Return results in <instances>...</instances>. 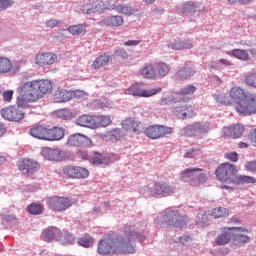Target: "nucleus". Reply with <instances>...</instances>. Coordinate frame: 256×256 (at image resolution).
<instances>
[{
    "instance_id": "37998d69",
    "label": "nucleus",
    "mask_w": 256,
    "mask_h": 256,
    "mask_svg": "<svg viewBox=\"0 0 256 256\" xmlns=\"http://www.w3.org/2000/svg\"><path fill=\"white\" fill-rule=\"evenodd\" d=\"M109 61H111V56L107 53H104L94 60V65H107Z\"/></svg>"
},
{
    "instance_id": "6ab92c4d",
    "label": "nucleus",
    "mask_w": 256,
    "mask_h": 256,
    "mask_svg": "<svg viewBox=\"0 0 256 256\" xmlns=\"http://www.w3.org/2000/svg\"><path fill=\"white\" fill-rule=\"evenodd\" d=\"M243 233H249V230L245 227H232V239L234 243L238 245H246L251 241V237L244 235Z\"/></svg>"
},
{
    "instance_id": "aec40b11",
    "label": "nucleus",
    "mask_w": 256,
    "mask_h": 256,
    "mask_svg": "<svg viewBox=\"0 0 256 256\" xmlns=\"http://www.w3.org/2000/svg\"><path fill=\"white\" fill-rule=\"evenodd\" d=\"M41 155L48 161H63L65 159V153L59 148L45 147L42 149Z\"/></svg>"
},
{
    "instance_id": "4d7b16f0",
    "label": "nucleus",
    "mask_w": 256,
    "mask_h": 256,
    "mask_svg": "<svg viewBox=\"0 0 256 256\" xmlns=\"http://www.w3.org/2000/svg\"><path fill=\"white\" fill-rule=\"evenodd\" d=\"M245 169L250 173H256V160L246 162Z\"/></svg>"
},
{
    "instance_id": "412c9836",
    "label": "nucleus",
    "mask_w": 256,
    "mask_h": 256,
    "mask_svg": "<svg viewBox=\"0 0 256 256\" xmlns=\"http://www.w3.org/2000/svg\"><path fill=\"white\" fill-rule=\"evenodd\" d=\"M196 91H197V87L190 84V85L184 86L182 89L178 91H175L174 93L175 95L178 96L176 98L179 103H187V101H191L193 97V93H195Z\"/></svg>"
},
{
    "instance_id": "49530a36",
    "label": "nucleus",
    "mask_w": 256,
    "mask_h": 256,
    "mask_svg": "<svg viewBox=\"0 0 256 256\" xmlns=\"http://www.w3.org/2000/svg\"><path fill=\"white\" fill-rule=\"evenodd\" d=\"M56 115L59 119H71L73 117V112L69 109H61L56 112Z\"/></svg>"
},
{
    "instance_id": "2eb2a0df",
    "label": "nucleus",
    "mask_w": 256,
    "mask_h": 256,
    "mask_svg": "<svg viewBox=\"0 0 256 256\" xmlns=\"http://www.w3.org/2000/svg\"><path fill=\"white\" fill-rule=\"evenodd\" d=\"M205 7L199 2L187 1L181 5L180 13L183 17H193L195 13H203Z\"/></svg>"
},
{
    "instance_id": "9d476101",
    "label": "nucleus",
    "mask_w": 256,
    "mask_h": 256,
    "mask_svg": "<svg viewBox=\"0 0 256 256\" xmlns=\"http://www.w3.org/2000/svg\"><path fill=\"white\" fill-rule=\"evenodd\" d=\"M164 221L170 227H176V229H181L185 223H187V216L179 214L177 210H168L165 212Z\"/></svg>"
},
{
    "instance_id": "a18cd8bd",
    "label": "nucleus",
    "mask_w": 256,
    "mask_h": 256,
    "mask_svg": "<svg viewBox=\"0 0 256 256\" xmlns=\"http://www.w3.org/2000/svg\"><path fill=\"white\" fill-rule=\"evenodd\" d=\"M90 161L94 165H103V163H105V157L100 153L94 152L93 156L90 158Z\"/></svg>"
},
{
    "instance_id": "7c9ffc66",
    "label": "nucleus",
    "mask_w": 256,
    "mask_h": 256,
    "mask_svg": "<svg viewBox=\"0 0 256 256\" xmlns=\"http://www.w3.org/2000/svg\"><path fill=\"white\" fill-rule=\"evenodd\" d=\"M256 183V178L252 176H247V175H237L235 176L233 180V185H255Z\"/></svg>"
},
{
    "instance_id": "c756f323",
    "label": "nucleus",
    "mask_w": 256,
    "mask_h": 256,
    "mask_svg": "<svg viewBox=\"0 0 256 256\" xmlns=\"http://www.w3.org/2000/svg\"><path fill=\"white\" fill-rule=\"evenodd\" d=\"M102 25H106V27H121L123 25L124 20L122 16H108L101 20Z\"/></svg>"
},
{
    "instance_id": "4468645a",
    "label": "nucleus",
    "mask_w": 256,
    "mask_h": 256,
    "mask_svg": "<svg viewBox=\"0 0 256 256\" xmlns=\"http://www.w3.org/2000/svg\"><path fill=\"white\" fill-rule=\"evenodd\" d=\"M63 175L67 179H87L89 177V170L81 166H65L63 168Z\"/></svg>"
},
{
    "instance_id": "f03ea898",
    "label": "nucleus",
    "mask_w": 256,
    "mask_h": 256,
    "mask_svg": "<svg viewBox=\"0 0 256 256\" xmlns=\"http://www.w3.org/2000/svg\"><path fill=\"white\" fill-rule=\"evenodd\" d=\"M229 97L234 102L236 113L244 115H256V93L247 91L239 86L229 90Z\"/></svg>"
},
{
    "instance_id": "603ef678",
    "label": "nucleus",
    "mask_w": 256,
    "mask_h": 256,
    "mask_svg": "<svg viewBox=\"0 0 256 256\" xmlns=\"http://www.w3.org/2000/svg\"><path fill=\"white\" fill-rule=\"evenodd\" d=\"M225 159L231 161L232 163H237L239 161V154L237 152H228L224 154Z\"/></svg>"
},
{
    "instance_id": "4c0bfd02",
    "label": "nucleus",
    "mask_w": 256,
    "mask_h": 256,
    "mask_svg": "<svg viewBox=\"0 0 256 256\" xmlns=\"http://www.w3.org/2000/svg\"><path fill=\"white\" fill-rule=\"evenodd\" d=\"M115 11H117V13H120L121 15H135V9L129 4H122L116 6Z\"/></svg>"
},
{
    "instance_id": "c9c22d12",
    "label": "nucleus",
    "mask_w": 256,
    "mask_h": 256,
    "mask_svg": "<svg viewBox=\"0 0 256 256\" xmlns=\"http://www.w3.org/2000/svg\"><path fill=\"white\" fill-rule=\"evenodd\" d=\"M95 243V239L93 236L89 234H85L84 236L80 237L78 240V244L80 247H84L85 249H89V247H93V244Z\"/></svg>"
},
{
    "instance_id": "1a4fd4ad",
    "label": "nucleus",
    "mask_w": 256,
    "mask_h": 256,
    "mask_svg": "<svg viewBox=\"0 0 256 256\" xmlns=\"http://www.w3.org/2000/svg\"><path fill=\"white\" fill-rule=\"evenodd\" d=\"M25 106H9L7 108H4L1 110V115L3 119H6L7 121H15L16 123H19V121H22V119H25V112H23V108Z\"/></svg>"
},
{
    "instance_id": "2f4dec72",
    "label": "nucleus",
    "mask_w": 256,
    "mask_h": 256,
    "mask_svg": "<svg viewBox=\"0 0 256 256\" xmlns=\"http://www.w3.org/2000/svg\"><path fill=\"white\" fill-rule=\"evenodd\" d=\"M122 127L125 131H130V133H139V124L131 118L122 121Z\"/></svg>"
},
{
    "instance_id": "13d9d810",
    "label": "nucleus",
    "mask_w": 256,
    "mask_h": 256,
    "mask_svg": "<svg viewBox=\"0 0 256 256\" xmlns=\"http://www.w3.org/2000/svg\"><path fill=\"white\" fill-rule=\"evenodd\" d=\"M217 101L222 105H231V99L223 94L217 96Z\"/></svg>"
},
{
    "instance_id": "9b49d317",
    "label": "nucleus",
    "mask_w": 256,
    "mask_h": 256,
    "mask_svg": "<svg viewBox=\"0 0 256 256\" xmlns=\"http://www.w3.org/2000/svg\"><path fill=\"white\" fill-rule=\"evenodd\" d=\"M149 139H162L173 133V128L163 125H151L144 131Z\"/></svg>"
},
{
    "instance_id": "cd10ccee",
    "label": "nucleus",
    "mask_w": 256,
    "mask_h": 256,
    "mask_svg": "<svg viewBox=\"0 0 256 256\" xmlns=\"http://www.w3.org/2000/svg\"><path fill=\"white\" fill-rule=\"evenodd\" d=\"M167 47L174 51H181V49H193V43H191V40H174Z\"/></svg>"
},
{
    "instance_id": "f257e3e1",
    "label": "nucleus",
    "mask_w": 256,
    "mask_h": 256,
    "mask_svg": "<svg viewBox=\"0 0 256 256\" xmlns=\"http://www.w3.org/2000/svg\"><path fill=\"white\" fill-rule=\"evenodd\" d=\"M143 241V235L135 232L131 225L124 227L123 236L115 233L107 234L98 241L97 253L99 255L109 256L120 253V255H129L135 253V241Z\"/></svg>"
},
{
    "instance_id": "5701e85b",
    "label": "nucleus",
    "mask_w": 256,
    "mask_h": 256,
    "mask_svg": "<svg viewBox=\"0 0 256 256\" xmlns=\"http://www.w3.org/2000/svg\"><path fill=\"white\" fill-rule=\"evenodd\" d=\"M81 11L87 15H91L92 13H101L103 11V2L101 0L88 1L81 6Z\"/></svg>"
},
{
    "instance_id": "6e6552de",
    "label": "nucleus",
    "mask_w": 256,
    "mask_h": 256,
    "mask_svg": "<svg viewBox=\"0 0 256 256\" xmlns=\"http://www.w3.org/2000/svg\"><path fill=\"white\" fill-rule=\"evenodd\" d=\"M171 113L174 117H176V119H180V121L193 119V117L197 116V110L195 109V106L188 104L172 106Z\"/></svg>"
},
{
    "instance_id": "e433bc0d",
    "label": "nucleus",
    "mask_w": 256,
    "mask_h": 256,
    "mask_svg": "<svg viewBox=\"0 0 256 256\" xmlns=\"http://www.w3.org/2000/svg\"><path fill=\"white\" fill-rule=\"evenodd\" d=\"M59 233H61V231H59L57 227H50L43 232L44 240L49 243L50 241H53V239H55Z\"/></svg>"
},
{
    "instance_id": "052dcab7",
    "label": "nucleus",
    "mask_w": 256,
    "mask_h": 256,
    "mask_svg": "<svg viewBox=\"0 0 256 256\" xmlns=\"http://www.w3.org/2000/svg\"><path fill=\"white\" fill-rule=\"evenodd\" d=\"M13 5V0H0V9H7Z\"/></svg>"
},
{
    "instance_id": "ea45409f",
    "label": "nucleus",
    "mask_w": 256,
    "mask_h": 256,
    "mask_svg": "<svg viewBox=\"0 0 256 256\" xmlns=\"http://www.w3.org/2000/svg\"><path fill=\"white\" fill-rule=\"evenodd\" d=\"M212 217H214V219H219L221 217H227V215H229V210H227V208H223V207H218V208H214L212 210Z\"/></svg>"
},
{
    "instance_id": "0e129e2a",
    "label": "nucleus",
    "mask_w": 256,
    "mask_h": 256,
    "mask_svg": "<svg viewBox=\"0 0 256 256\" xmlns=\"http://www.w3.org/2000/svg\"><path fill=\"white\" fill-rule=\"evenodd\" d=\"M58 23H59L58 20L51 19L46 21V27H50V28L57 27Z\"/></svg>"
},
{
    "instance_id": "c03bdc74",
    "label": "nucleus",
    "mask_w": 256,
    "mask_h": 256,
    "mask_svg": "<svg viewBox=\"0 0 256 256\" xmlns=\"http://www.w3.org/2000/svg\"><path fill=\"white\" fill-rule=\"evenodd\" d=\"M104 9L115 11L117 9V0H101Z\"/></svg>"
},
{
    "instance_id": "774afa93",
    "label": "nucleus",
    "mask_w": 256,
    "mask_h": 256,
    "mask_svg": "<svg viewBox=\"0 0 256 256\" xmlns=\"http://www.w3.org/2000/svg\"><path fill=\"white\" fill-rule=\"evenodd\" d=\"M0 65H11V60L5 56H0Z\"/></svg>"
},
{
    "instance_id": "338daca9",
    "label": "nucleus",
    "mask_w": 256,
    "mask_h": 256,
    "mask_svg": "<svg viewBox=\"0 0 256 256\" xmlns=\"http://www.w3.org/2000/svg\"><path fill=\"white\" fill-rule=\"evenodd\" d=\"M195 153H199V150H190L185 154V157H187L188 159H193L194 157H196Z\"/></svg>"
},
{
    "instance_id": "69168bd1",
    "label": "nucleus",
    "mask_w": 256,
    "mask_h": 256,
    "mask_svg": "<svg viewBox=\"0 0 256 256\" xmlns=\"http://www.w3.org/2000/svg\"><path fill=\"white\" fill-rule=\"evenodd\" d=\"M78 157H81V159H83L84 161L87 160V159H91L89 157V153L87 151H78Z\"/></svg>"
},
{
    "instance_id": "6e6d98bb",
    "label": "nucleus",
    "mask_w": 256,
    "mask_h": 256,
    "mask_svg": "<svg viewBox=\"0 0 256 256\" xmlns=\"http://www.w3.org/2000/svg\"><path fill=\"white\" fill-rule=\"evenodd\" d=\"M13 90H7L2 93L3 101L6 103H11V100L13 99Z\"/></svg>"
},
{
    "instance_id": "79ce46f5",
    "label": "nucleus",
    "mask_w": 256,
    "mask_h": 256,
    "mask_svg": "<svg viewBox=\"0 0 256 256\" xmlns=\"http://www.w3.org/2000/svg\"><path fill=\"white\" fill-rule=\"evenodd\" d=\"M70 35H81L85 31V26L83 24H76L68 27Z\"/></svg>"
},
{
    "instance_id": "5fc2aeb1",
    "label": "nucleus",
    "mask_w": 256,
    "mask_h": 256,
    "mask_svg": "<svg viewBox=\"0 0 256 256\" xmlns=\"http://www.w3.org/2000/svg\"><path fill=\"white\" fill-rule=\"evenodd\" d=\"M16 71H19V66L15 65ZM15 68L10 65H0V73H9L11 71L12 73H15Z\"/></svg>"
},
{
    "instance_id": "473e14b6",
    "label": "nucleus",
    "mask_w": 256,
    "mask_h": 256,
    "mask_svg": "<svg viewBox=\"0 0 256 256\" xmlns=\"http://www.w3.org/2000/svg\"><path fill=\"white\" fill-rule=\"evenodd\" d=\"M193 75H195V70H193V68L190 66L180 68L176 74V76L181 80L189 79V77H193Z\"/></svg>"
},
{
    "instance_id": "f8f14e48",
    "label": "nucleus",
    "mask_w": 256,
    "mask_h": 256,
    "mask_svg": "<svg viewBox=\"0 0 256 256\" xmlns=\"http://www.w3.org/2000/svg\"><path fill=\"white\" fill-rule=\"evenodd\" d=\"M148 189L153 197L156 195H164L165 197L167 195H173L177 191L175 186L166 182L149 184Z\"/></svg>"
},
{
    "instance_id": "f704fd0d",
    "label": "nucleus",
    "mask_w": 256,
    "mask_h": 256,
    "mask_svg": "<svg viewBox=\"0 0 256 256\" xmlns=\"http://www.w3.org/2000/svg\"><path fill=\"white\" fill-rule=\"evenodd\" d=\"M111 123V117L95 115V129H99V127H109Z\"/></svg>"
},
{
    "instance_id": "680f3d73",
    "label": "nucleus",
    "mask_w": 256,
    "mask_h": 256,
    "mask_svg": "<svg viewBox=\"0 0 256 256\" xmlns=\"http://www.w3.org/2000/svg\"><path fill=\"white\" fill-rule=\"evenodd\" d=\"M115 55L121 57L122 59H127V57H129V54H127V51H125L123 48L116 50Z\"/></svg>"
},
{
    "instance_id": "0eeeda50",
    "label": "nucleus",
    "mask_w": 256,
    "mask_h": 256,
    "mask_svg": "<svg viewBox=\"0 0 256 256\" xmlns=\"http://www.w3.org/2000/svg\"><path fill=\"white\" fill-rule=\"evenodd\" d=\"M48 209L54 211L55 213H63L67 211L73 203L68 197L63 196H51L47 199Z\"/></svg>"
},
{
    "instance_id": "58836bf2",
    "label": "nucleus",
    "mask_w": 256,
    "mask_h": 256,
    "mask_svg": "<svg viewBox=\"0 0 256 256\" xmlns=\"http://www.w3.org/2000/svg\"><path fill=\"white\" fill-rule=\"evenodd\" d=\"M27 211L31 215H41L43 213V205L32 203L27 207Z\"/></svg>"
},
{
    "instance_id": "8fccbe9b",
    "label": "nucleus",
    "mask_w": 256,
    "mask_h": 256,
    "mask_svg": "<svg viewBox=\"0 0 256 256\" xmlns=\"http://www.w3.org/2000/svg\"><path fill=\"white\" fill-rule=\"evenodd\" d=\"M245 82L249 87L256 89V72L248 74L245 78Z\"/></svg>"
},
{
    "instance_id": "72a5a7b5",
    "label": "nucleus",
    "mask_w": 256,
    "mask_h": 256,
    "mask_svg": "<svg viewBox=\"0 0 256 256\" xmlns=\"http://www.w3.org/2000/svg\"><path fill=\"white\" fill-rule=\"evenodd\" d=\"M141 75H143L145 79H155V77H157V67L153 65L145 66L141 70Z\"/></svg>"
},
{
    "instance_id": "7ed1b4c3",
    "label": "nucleus",
    "mask_w": 256,
    "mask_h": 256,
    "mask_svg": "<svg viewBox=\"0 0 256 256\" xmlns=\"http://www.w3.org/2000/svg\"><path fill=\"white\" fill-rule=\"evenodd\" d=\"M29 134L40 141H61L65 137V130L60 127L49 128L43 124H35L30 128Z\"/></svg>"
},
{
    "instance_id": "09e8293b",
    "label": "nucleus",
    "mask_w": 256,
    "mask_h": 256,
    "mask_svg": "<svg viewBox=\"0 0 256 256\" xmlns=\"http://www.w3.org/2000/svg\"><path fill=\"white\" fill-rule=\"evenodd\" d=\"M176 103H179V100H177V98H162L159 101V105L160 107H169V105H175Z\"/></svg>"
},
{
    "instance_id": "f3484780",
    "label": "nucleus",
    "mask_w": 256,
    "mask_h": 256,
    "mask_svg": "<svg viewBox=\"0 0 256 256\" xmlns=\"http://www.w3.org/2000/svg\"><path fill=\"white\" fill-rule=\"evenodd\" d=\"M245 131V127L241 124H232L230 126H226L221 131V136L224 139H239L241 135H243Z\"/></svg>"
},
{
    "instance_id": "3c124183",
    "label": "nucleus",
    "mask_w": 256,
    "mask_h": 256,
    "mask_svg": "<svg viewBox=\"0 0 256 256\" xmlns=\"http://www.w3.org/2000/svg\"><path fill=\"white\" fill-rule=\"evenodd\" d=\"M156 71L160 77H165L169 73V66L167 65H156Z\"/></svg>"
},
{
    "instance_id": "423d86ee",
    "label": "nucleus",
    "mask_w": 256,
    "mask_h": 256,
    "mask_svg": "<svg viewBox=\"0 0 256 256\" xmlns=\"http://www.w3.org/2000/svg\"><path fill=\"white\" fill-rule=\"evenodd\" d=\"M209 123L194 122L188 124L181 130V135L184 137H199V135H207L211 131Z\"/></svg>"
},
{
    "instance_id": "b1692460",
    "label": "nucleus",
    "mask_w": 256,
    "mask_h": 256,
    "mask_svg": "<svg viewBox=\"0 0 256 256\" xmlns=\"http://www.w3.org/2000/svg\"><path fill=\"white\" fill-rule=\"evenodd\" d=\"M57 63V55L53 52H42L36 55V65H53Z\"/></svg>"
},
{
    "instance_id": "864d4df0",
    "label": "nucleus",
    "mask_w": 256,
    "mask_h": 256,
    "mask_svg": "<svg viewBox=\"0 0 256 256\" xmlns=\"http://www.w3.org/2000/svg\"><path fill=\"white\" fill-rule=\"evenodd\" d=\"M196 185L194 187H199V185H203V183H207V174L201 173L199 175L196 174L195 177Z\"/></svg>"
},
{
    "instance_id": "39448f33",
    "label": "nucleus",
    "mask_w": 256,
    "mask_h": 256,
    "mask_svg": "<svg viewBox=\"0 0 256 256\" xmlns=\"http://www.w3.org/2000/svg\"><path fill=\"white\" fill-rule=\"evenodd\" d=\"M237 173H239L237 166L231 163H222L215 170L216 179L220 183H232V185Z\"/></svg>"
},
{
    "instance_id": "4be33fe9",
    "label": "nucleus",
    "mask_w": 256,
    "mask_h": 256,
    "mask_svg": "<svg viewBox=\"0 0 256 256\" xmlns=\"http://www.w3.org/2000/svg\"><path fill=\"white\" fill-rule=\"evenodd\" d=\"M203 169L201 168H186L180 173V178L184 183H191L192 186L197 185V173H201Z\"/></svg>"
},
{
    "instance_id": "20e7f679",
    "label": "nucleus",
    "mask_w": 256,
    "mask_h": 256,
    "mask_svg": "<svg viewBox=\"0 0 256 256\" xmlns=\"http://www.w3.org/2000/svg\"><path fill=\"white\" fill-rule=\"evenodd\" d=\"M17 93V105L20 107H26L27 103H37L41 99L35 80L22 83L17 88Z\"/></svg>"
},
{
    "instance_id": "dca6fc26",
    "label": "nucleus",
    "mask_w": 256,
    "mask_h": 256,
    "mask_svg": "<svg viewBox=\"0 0 256 256\" xmlns=\"http://www.w3.org/2000/svg\"><path fill=\"white\" fill-rule=\"evenodd\" d=\"M40 167L41 165H39V162L31 158H24L18 162L19 171H22L24 175H34Z\"/></svg>"
},
{
    "instance_id": "a211bd4d",
    "label": "nucleus",
    "mask_w": 256,
    "mask_h": 256,
    "mask_svg": "<svg viewBox=\"0 0 256 256\" xmlns=\"http://www.w3.org/2000/svg\"><path fill=\"white\" fill-rule=\"evenodd\" d=\"M91 143H93L91 138L79 133L72 134L67 140V145L70 147H89Z\"/></svg>"
},
{
    "instance_id": "ddd939ff",
    "label": "nucleus",
    "mask_w": 256,
    "mask_h": 256,
    "mask_svg": "<svg viewBox=\"0 0 256 256\" xmlns=\"http://www.w3.org/2000/svg\"><path fill=\"white\" fill-rule=\"evenodd\" d=\"M161 91H163L161 87L149 90L143 89L139 83H135L127 89L128 95H133V97H153V95H157V93H161Z\"/></svg>"
},
{
    "instance_id": "a878e982",
    "label": "nucleus",
    "mask_w": 256,
    "mask_h": 256,
    "mask_svg": "<svg viewBox=\"0 0 256 256\" xmlns=\"http://www.w3.org/2000/svg\"><path fill=\"white\" fill-rule=\"evenodd\" d=\"M231 239H233V227H225L222 229L221 234L217 236L216 244L227 245Z\"/></svg>"
},
{
    "instance_id": "bf43d9fd",
    "label": "nucleus",
    "mask_w": 256,
    "mask_h": 256,
    "mask_svg": "<svg viewBox=\"0 0 256 256\" xmlns=\"http://www.w3.org/2000/svg\"><path fill=\"white\" fill-rule=\"evenodd\" d=\"M110 137H114V139L117 141V139L121 138V129L114 128L110 131Z\"/></svg>"
},
{
    "instance_id": "a19ab883",
    "label": "nucleus",
    "mask_w": 256,
    "mask_h": 256,
    "mask_svg": "<svg viewBox=\"0 0 256 256\" xmlns=\"http://www.w3.org/2000/svg\"><path fill=\"white\" fill-rule=\"evenodd\" d=\"M232 55L236 59H240V61H247V59H249V53L242 49L232 50Z\"/></svg>"
},
{
    "instance_id": "e2e57ef3",
    "label": "nucleus",
    "mask_w": 256,
    "mask_h": 256,
    "mask_svg": "<svg viewBox=\"0 0 256 256\" xmlns=\"http://www.w3.org/2000/svg\"><path fill=\"white\" fill-rule=\"evenodd\" d=\"M139 43H141L140 40H128V41L124 42V45L126 47H137V45H139Z\"/></svg>"
},
{
    "instance_id": "393cba45",
    "label": "nucleus",
    "mask_w": 256,
    "mask_h": 256,
    "mask_svg": "<svg viewBox=\"0 0 256 256\" xmlns=\"http://www.w3.org/2000/svg\"><path fill=\"white\" fill-rule=\"evenodd\" d=\"M34 81L36 83V88L40 99H43L47 93H51V91H53V84L49 80L42 79Z\"/></svg>"
},
{
    "instance_id": "c85d7f7f",
    "label": "nucleus",
    "mask_w": 256,
    "mask_h": 256,
    "mask_svg": "<svg viewBox=\"0 0 256 256\" xmlns=\"http://www.w3.org/2000/svg\"><path fill=\"white\" fill-rule=\"evenodd\" d=\"M71 97L73 95L69 90L60 88L54 93V101L55 103H67V101H71Z\"/></svg>"
},
{
    "instance_id": "de8ad7c7",
    "label": "nucleus",
    "mask_w": 256,
    "mask_h": 256,
    "mask_svg": "<svg viewBox=\"0 0 256 256\" xmlns=\"http://www.w3.org/2000/svg\"><path fill=\"white\" fill-rule=\"evenodd\" d=\"M61 241H64V243L71 245L73 244V241H75V237H73V234L69 232L61 233V236L59 237Z\"/></svg>"
},
{
    "instance_id": "bb28decb",
    "label": "nucleus",
    "mask_w": 256,
    "mask_h": 256,
    "mask_svg": "<svg viewBox=\"0 0 256 256\" xmlns=\"http://www.w3.org/2000/svg\"><path fill=\"white\" fill-rule=\"evenodd\" d=\"M77 125L80 127H87L88 129H95V115L83 114L76 120Z\"/></svg>"
}]
</instances>
